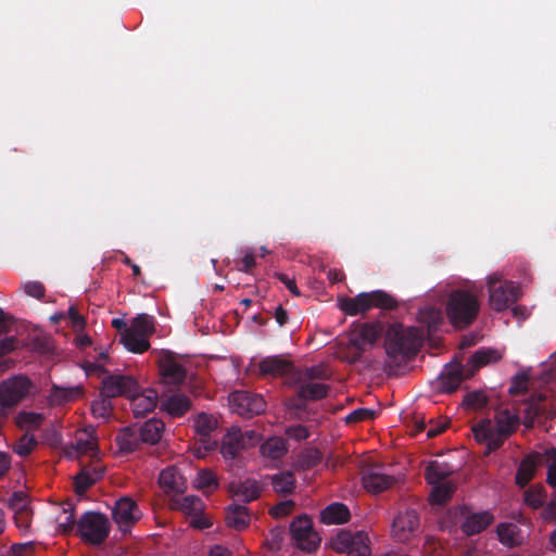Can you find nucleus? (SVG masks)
<instances>
[{"instance_id": "8", "label": "nucleus", "mask_w": 556, "mask_h": 556, "mask_svg": "<svg viewBox=\"0 0 556 556\" xmlns=\"http://www.w3.org/2000/svg\"><path fill=\"white\" fill-rule=\"evenodd\" d=\"M330 547L348 556H370V540L366 532L341 530L330 539Z\"/></svg>"}, {"instance_id": "37", "label": "nucleus", "mask_w": 556, "mask_h": 556, "mask_svg": "<svg viewBox=\"0 0 556 556\" xmlns=\"http://www.w3.org/2000/svg\"><path fill=\"white\" fill-rule=\"evenodd\" d=\"M58 514L55 515V530L60 533H67L75 525L74 510L71 504H63L55 508Z\"/></svg>"}, {"instance_id": "56", "label": "nucleus", "mask_w": 556, "mask_h": 556, "mask_svg": "<svg viewBox=\"0 0 556 556\" xmlns=\"http://www.w3.org/2000/svg\"><path fill=\"white\" fill-rule=\"evenodd\" d=\"M25 293L29 296L41 299L45 295V287L39 281H27L23 285Z\"/></svg>"}, {"instance_id": "20", "label": "nucleus", "mask_w": 556, "mask_h": 556, "mask_svg": "<svg viewBox=\"0 0 556 556\" xmlns=\"http://www.w3.org/2000/svg\"><path fill=\"white\" fill-rule=\"evenodd\" d=\"M466 376V367L463 368L459 363H452L444 368L437 380V389L443 393L455 391Z\"/></svg>"}, {"instance_id": "14", "label": "nucleus", "mask_w": 556, "mask_h": 556, "mask_svg": "<svg viewBox=\"0 0 556 556\" xmlns=\"http://www.w3.org/2000/svg\"><path fill=\"white\" fill-rule=\"evenodd\" d=\"M231 410L243 417H252L265 410L266 403L258 394L248 391L232 392L228 397Z\"/></svg>"}, {"instance_id": "53", "label": "nucleus", "mask_w": 556, "mask_h": 556, "mask_svg": "<svg viewBox=\"0 0 556 556\" xmlns=\"http://www.w3.org/2000/svg\"><path fill=\"white\" fill-rule=\"evenodd\" d=\"M546 458L551 462L547 471V482L551 486L556 488V450H548L546 452Z\"/></svg>"}, {"instance_id": "5", "label": "nucleus", "mask_w": 556, "mask_h": 556, "mask_svg": "<svg viewBox=\"0 0 556 556\" xmlns=\"http://www.w3.org/2000/svg\"><path fill=\"white\" fill-rule=\"evenodd\" d=\"M381 332L382 328L377 323L353 324L349 336L350 348L344 358L351 364L358 362L366 348L374 345Z\"/></svg>"}, {"instance_id": "57", "label": "nucleus", "mask_w": 556, "mask_h": 556, "mask_svg": "<svg viewBox=\"0 0 556 556\" xmlns=\"http://www.w3.org/2000/svg\"><path fill=\"white\" fill-rule=\"evenodd\" d=\"M294 503L292 501H283L277 504L275 507L270 509V514L275 518H281L289 515L293 509Z\"/></svg>"}, {"instance_id": "52", "label": "nucleus", "mask_w": 556, "mask_h": 556, "mask_svg": "<svg viewBox=\"0 0 556 556\" xmlns=\"http://www.w3.org/2000/svg\"><path fill=\"white\" fill-rule=\"evenodd\" d=\"M320 459H321L320 453L315 448H311V450L305 451L301 455L299 464L302 468H309V467L317 465L320 462Z\"/></svg>"}, {"instance_id": "34", "label": "nucleus", "mask_w": 556, "mask_h": 556, "mask_svg": "<svg viewBox=\"0 0 556 556\" xmlns=\"http://www.w3.org/2000/svg\"><path fill=\"white\" fill-rule=\"evenodd\" d=\"M103 470L100 467L94 468H84L76 477H75V491L77 494L81 495L86 492V490L96 483L102 477Z\"/></svg>"}, {"instance_id": "46", "label": "nucleus", "mask_w": 556, "mask_h": 556, "mask_svg": "<svg viewBox=\"0 0 556 556\" xmlns=\"http://www.w3.org/2000/svg\"><path fill=\"white\" fill-rule=\"evenodd\" d=\"M218 485L216 476L207 469L200 470L193 481V486L203 492H211Z\"/></svg>"}, {"instance_id": "26", "label": "nucleus", "mask_w": 556, "mask_h": 556, "mask_svg": "<svg viewBox=\"0 0 556 556\" xmlns=\"http://www.w3.org/2000/svg\"><path fill=\"white\" fill-rule=\"evenodd\" d=\"M364 488L370 493H380L394 483V478L381 472L379 469H369L364 472L363 478Z\"/></svg>"}, {"instance_id": "23", "label": "nucleus", "mask_w": 556, "mask_h": 556, "mask_svg": "<svg viewBox=\"0 0 556 556\" xmlns=\"http://www.w3.org/2000/svg\"><path fill=\"white\" fill-rule=\"evenodd\" d=\"M291 370L292 363L280 355L266 357L258 363V371L262 376L280 377Z\"/></svg>"}, {"instance_id": "60", "label": "nucleus", "mask_w": 556, "mask_h": 556, "mask_svg": "<svg viewBox=\"0 0 556 556\" xmlns=\"http://www.w3.org/2000/svg\"><path fill=\"white\" fill-rule=\"evenodd\" d=\"M276 277L286 286V288L295 296L301 293L295 285V280L289 277L287 274H276Z\"/></svg>"}, {"instance_id": "7", "label": "nucleus", "mask_w": 556, "mask_h": 556, "mask_svg": "<svg viewBox=\"0 0 556 556\" xmlns=\"http://www.w3.org/2000/svg\"><path fill=\"white\" fill-rule=\"evenodd\" d=\"M489 304L492 309L502 312L515 304L519 296L518 288L514 282L505 280L494 273L486 277Z\"/></svg>"}, {"instance_id": "49", "label": "nucleus", "mask_w": 556, "mask_h": 556, "mask_svg": "<svg viewBox=\"0 0 556 556\" xmlns=\"http://www.w3.org/2000/svg\"><path fill=\"white\" fill-rule=\"evenodd\" d=\"M36 444L35 437L26 433L14 445V452L22 457L27 456L35 448Z\"/></svg>"}, {"instance_id": "2", "label": "nucleus", "mask_w": 556, "mask_h": 556, "mask_svg": "<svg viewBox=\"0 0 556 556\" xmlns=\"http://www.w3.org/2000/svg\"><path fill=\"white\" fill-rule=\"evenodd\" d=\"M517 425L518 416L508 409H503L496 414V427L491 420L485 419L473 426L472 431L476 440L485 442L489 451H492L503 444L504 439L515 431Z\"/></svg>"}, {"instance_id": "59", "label": "nucleus", "mask_w": 556, "mask_h": 556, "mask_svg": "<svg viewBox=\"0 0 556 556\" xmlns=\"http://www.w3.org/2000/svg\"><path fill=\"white\" fill-rule=\"evenodd\" d=\"M286 433L289 438L298 440V441L305 440L308 437L307 429L301 425L289 427L286 430Z\"/></svg>"}, {"instance_id": "9", "label": "nucleus", "mask_w": 556, "mask_h": 556, "mask_svg": "<svg viewBox=\"0 0 556 556\" xmlns=\"http://www.w3.org/2000/svg\"><path fill=\"white\" fill-rule=\"evenodd\" d=\"M261 435L254 430L241 431L232 427L223 438L220 453L226 459H233L242 450L256 445Z\"/></svg>"}, {"instance_id": "27", "label": "nucleus", "mask_w": 556, "mask_h": 556, "mask_svg": "<svg viewBox=\"0 0 556 556\" xmlns=\"http://www.w3.org/2000/svg\"><path fill=\"white\" fill-rule=\"evenodd\" d=\"M161 408L170 417L177 418L190 410L191 401L187 395L176 393L165 397L161 402Z\"/></svg>"}, {"instance_id": "13", "label": "nucleus", "mask_w": 556, "mask_h": 556, "mask_svg": "<svg viewBox=\"0 0 556 556\" xmlns=\"http://www.w3.org/2000/svg\"><path fill=\"white\" fill-rule=\"evenodd\" d=\"M292 539L296 546L305 552L316 549L320 544V536L314 530L312 520L307 516H300L290 526Z\"/></svg>"}, {"instance_id": "39", "label": "nucleus", "mask_w": 556, "mask_h": 556, "mask_svg": "<svg viewBox=\"0 0 556 556\" xmlns=\"http://www.w3.org/2000/svg\"><path fill=\"white\" fill-rule=\"evenodd\" d=\"M261 454L270 459H280L287 453V444L282 438L273 437L261 445Z\"/></svg>"}, {"instance_id": "29", "label": "nucleus", "mask_w": 556, "mask_h": 556, "mask_svg": "<svg viewBox=\"0 0 556 556\" xmlns=\"http://www.w3.org/2000/svg\"><path fill=\"white\" fill-rule=\"evenodd\" d=\"M493 520L494 518L489 511L468 514L462 523V530L467 535H473L483 531Z\"/></svg>"}, {"instance_id": "21", "label": "nucleus", "mask_w": 556, "mask_h": 556, "mask_svg": "<svg viewBox=\"0 0 556 556\" xmlns=\"http://www.w3.org/2000/svg\"><path fill=\"white\" fill-rule=\"evenodd\" d=\"M159 484L166 494H180L187 490L186 479L175 467H167L161 471Z\"/></svg>"}, {"instance_id": "62", "label": "nucleus", "mask_w": 556, "mask_h": 556, "mask_svg": "<svg viewBox=\"0 0 556 556\" xmlns=\"http://www.w3.org/2000/svg\"><path fill=\"white\" fill-rule=\"evenodd\" d=\"M16 348V340L14 338H5L0 341V356L13 351Z\"/></svg>"}, {"instance_id": "16", "label": "nucleus", "mask_w": 556, "mask_h": 556, "mask_svg": "<svg viewBox=\"0 0 556 556\" xmlns=\"http://www.w3.org/2000/svg\"><path fill=\"white\" fill-rule=\"evenodd\" d=\"M112 516L119 529L125 531L141 519L142 513L132 498L122 497L116 501Z\"/></svg>"}, {"instance_id": "1", "label": "nucleus", "mask_w": 556, "mask_h": 556, "mask_svg": "<svg viewBox=\"0 0 556 556\" xmlns=\"http://www.w3.org/2000/svg\"><path fill=\"white\" fill-rule=\"evenodd\" d=\"M479 293L480 290L475 287L451 291L446 300L445 313L455 328L463 329L475 321L480 309Z\"/></svg>"}, {"instance_id": "4", "label": "nucleus", "mask_w": 556, "mask_h": 556, "mask_svg": "<svg viewBox=\"0 0 556 556\" xmlns=\"http://www.w3.org/2000/svg\"><path fill=\"white\" fill-rule=\"evenodd\" d=\"M338 307L349 316L364 315L371 308L390 309L395 305L394 299L382 290L362 292L350 298L338 296Z\"/></svg>"}, {"instance_id": "28", "label": "nucleus", "mask_w": 556, "mask_h": 556, "mask_svg": "<svg viewBox=\"0 0 556 556\" xmlns=\"http://www.w3.org/2000/svg\"><path fill=\"white\" fill-rule=\"evenodd\" d=\"M225 521L229 528L243 531L251 523V515L245 506L230 505L226 509Z\"/></svg>"}, {"instance_id": "30", "label": "nucleus", "mask_w": 556, "mask_h": 556, "mask_svg": "<svg viewBox=\"0 0 556 556\" xmlns=\"http://www.w3.org/2000/svg\"><path fill=\"white\" fill-rule=\"evenodd\" d=\"M496 533L500 542L507 547L518 546L522 544L525 540L520 529L516 525L509 522L498 525Z\"/></svg>"}, {"instance_id": "12", "label": "nucleus", "mask_w": 556, "mask_h": 556, "mask_svg": "<svg viewBox=\"0 0 556 556\" xmlns=\"http://www.w3.org/2000/svg\"><path fill=\"white\" fill-rule=\"evenodd\" d=\"M169 507L174 510H179L185 515L191 516V526L198 529H206L212 526L207 517L203 515L205 505L202 500L194 495L184 497H172Z\"/></svg>"}, {"instance_id": "61", "label": "nucleus", "mask_w": 556, "mask_h": 556, "mask_svg": "<svg viewBox=\"0 0 556 556\" xmlns=\"http://www.w3.org/2000/svg\"><path fill=\"white\" fill-rule=\"evenodd\" d=\"M542 518L548 522L556 521V503H549L546 505L542 511Z\"/></svg>"}, {"instance_id": "40", "label": "nucleus", "mask_w": 556, "mask_h": 556, "mask_svg": "<svg viewBox=\"0 0 556 556\" xmlns=\"http://www.w3.org/2000/svg\"><path fill=\"white\" fill-rule=\"evenodd\" d=\"M81 395L80 388H59L54 387L48 397L51 405H61L75 401Z\"/></svg>"}, {"instance_id": "11", "label": "nucleus", "mask_w": 556, "mask_h": 556, "mask_svg": "<svg viewBox=\"0 0 556 556\" xmlns=\"http://www.w3.org/2000/svg\"><path fill=\"white\" fill-rule=\"evenodd\" d=\"M34 386L24 376H15L0 383V406L11 408L33 392Z\"/></svg>"}, {"instance_id": "42", "label": "nucleus", "mask_w": 556, "mask_h": 556, "mask_svg": "<svg viewBox=\"0 0 556 556\" xmlns=\"http://www.w3.org/2000/svg\"><path fill=\"white\" fill-rule=\"evenodd\" d=\"M232 493L240 500L250 502L260 495V486L254 480H245L231 485Z\"/></svg>"}, {"instance_id": "54", "label": "nucleus", "mask_w": 556, "mask_h": 556, "mask_svg": "<svg viewBox=\"0 0 556 556\" xmlns=\"http://www.w3.org/2000/svg\"><path fill=\"white\" fill-rule=\"evenodd\" d=\"M256 265V258L251 250L243 251V256L237 263V269L240 271L249 273Z\"/></svg>"}, {"instance_id": "51", "label": "nucleus", "mask_w": 556, "mask_h": 556, "mask_svg": "<svg viewBox=\"0 0 556 556\" xmlns=\"http://www.w3.org/2000/svg\"><path fill=\"white\" fill-rule=\"evenodd\" d=\"M523 497L526 504L534 509L541 507L545 500L544 492L541 488H532L527 490L523 494Z\"/></svg>"}, {"instance_id": "55", "label": "nucleus", "mask_w": 556, "mask_h": 556, "mask_svg": "<svg viewBox=\"0 0 556 556\" xmlns=\"http://www.w3.org/2000/svg\"><path fill=\"white\" fill-rule=\"evenodd\" d=\"M68 319L71 321L72 328L80 332L85 328L86 321L85 318L79 314L75 306H71L67 312Z\"/></svg>"}, {"instance_id": "63", "label": "nucleus", "mask_w": 556, "mask_h": 556, "mask_svg": "<svg viewBox=\"0 0 556 556\" xmlns=\"http://www.w3.org/2000/svg\"><path fill=\"white\" fill-rule=\"evenodd\" d=\"M11 467V458L7 453L0 452V479L4 477Z\"/></svg>"}, {"instance_id": "18", "label": "nucleus", "mask_w": 556, "mask_h": 556, "mask_svg": "<svg viewBox=\"0 0 556 556\" xmlns=\"http://www.w3.org/2000/svg\"><path fill=\"white\" fill-rule=\"evenodd\" d=\"M138 390L137 382L127 376H110L103 380L102 392L106 397L125 395L129 397Z\"/></svg>"}, {"instance_id": "43", "label": "nucleus", "mask_w": 556, "mask_h": 556, "mask_svg": "<svg viewBox=\"0 0 556 556\" xmlns=\"http://www.w3.org/2000/svg\"><path fill=\"white\" fill-rule=\"evenodd\" d=\"M419 320L425 324L428 331L431 332L443 323V313L439 308L428 306L419 312Z\"/></svg>"}, {"instance_id": "17", "label": "nucleus", "mask_w": 556, "mask_h": 556, "mask_svg": "<svg viewBox=\"0 0 556 556\" xmlns=\"http://www.w3.org/2000/svg\"><path fill=\"white\" fill-rule=\"evenodd\" d=\"M419 528V517L413 509L400 513L392 523V534L399 542L410 540Z\"/></svg>"}, {"instance_id": "44", "label": "nucleus", "mask_w": 556, "mask_h": 556, "mask_svg": "<svg viewBox=\"0 0 556 556\" xmlns=\"http://www.w3.org/2000/svg\"><path fill=\"white\" fill-rule=\"evenodd\" d=\"M271 483L275 492L289 494L293 492L295 488V478L292 472L286 471L275 475L271 479Z\"/></svg>"}, {"instance_id": "15", "label": "nucleus", "mask_w": 556, "mask_h": 556, "mask_svg": "<svg viewBox=\"0 0 556 556\" xmlns=\"http://www.w3.org/2000/svg\"><path fill=\"white\" fill-rule=\"evenodd\" d=\"M70 458H79L88 455L94 457L98 455V441L94 435L93 427H86L76 432L75 443L66 445L63 450Z\"/></svg>"}, {"instance_id": "32", "label": "nucleus", "mask_w": 556, "mask_h": 556, "mask_svg": "<svg viewBox=\"0 0 556 556\" xmlns=\"http://www.w3.org/2000/svg\"><path fill=\"white\" fill-rule=\"evenodd\" d=\"M350 511L348 507L340 503H333L327 506L320 513V520L325 525H339L349 521Z\"/></svg>"}, {"instance_id": "41", "label": "nucleus", "mask_w": 556, "mask_h": 556, "mask_svg": "<svg viewBox=\"0 0 556 556\" xmlns=\"http://www.w3.org/2000/svg\"><path fill=\"white\" fill-rule=\"evenodd\" d=\"M456 489V483L453 480H446L442 483L432 485L430 493V502L432 504H444L447 502Z\"/></svg>"}, {"instance_id": "10", "label": "nucleus", "mask_w": 556, "mask_h": 556, "mask_svg": "<svg viewBox=\"0 0 556 556\" xmlns=\"http://www.w3.org/2000/svg\"><path fill=\"white\" fill-rule=\"evenodd\" d=\"M78 531L86 542L100 544L110 533V521L102 514L89 511L80 518Z\"/></svg>"}, {"instance_id": "36", "label": "nucleus", "mask_w": 556, "mask_h": 556, "mask_svg": "<svg viewBox=\"0 0 556 556\" xmlns=\"http://www.w3.org/2000/svg\"><path fill=\"white\" fill-rule=\"evenodd\" d=\"M165 425L162 420L152 418L146 421L140 428V439L149 444H156L164 432Z\"/></svg>"}, {"instance_id": "50", "label": "nucleus", "mask_w": 556, "mask_h": 556, "mask_svg": "<svg viewBox=\"0 0 556 556\" xmlns=\"http://www.w3.org/2000/svg\"><path fill=\"white\" fill-rule=\"evenodd\" d=\"M486 402V395L481 391L467 393L463 401L464 405L470 409H480L485 406Z\"/></svg>"}, {"instance_id": "3", "label": "nucleus", "mask_w": 556, "mask_h": 556, "mask_svg": "<svg viewBox=\"0 0 556 556\" xmlns=\"http://www.w3.org/2000/svg\"><path fill=\"white\" fill-rule=\"evenodd\" d=\"M424 332L416 327L392 325L387 332L386 350L389 357L405 358L421 345Z\"/></svg>"}, {"instance_id": "48", "label": "nucleus", "mask_w": 556, "mask_h": 556, "mask_svg": "<svg viewBox=\"0 0 556 556\" xmlns=\"http://www.w3.org/2000/svg\"><path fill=\"white\" fill-rule=\"evenodd\" d=\"M91 412L96 418L106 419L112 412V403L110 397H101L93 401L91 405Z\"/></svg>"}, {"instance_id": "47", "label": "nucleus", "mask_w": 556, "mask_h": 556, "mask_svg": "<svg viewBox=\"0 0 556 556\" xmlns=\"http://www.w3.org/2000/svg\"><path fill=\"white\" fill-rule=\"evenodd\" d=\"M42 415L33 412H21L16 416V425L26 430L37 429L42 422Z\"/></svg>"}, {"instance_id": "33", "label": "nucleus", "mask_w": 556, "mask_h": 556, "mask_svg": "<svg viewBox=\"0 0 556 556\" xmlns=\"http://www.w3.org/2000/svg\"><path fill=\"white\" fill-rule=\"evenodd\" d=\"M453 471L454 469L446 463L433 460L427 467L426 479L430 485H435L443 481L451 480L450 476Z\"/></svg>"}, {"instance_id": "22", "label": "nucleus", "mask_w": 556, "mask_h": 556, "mask_svg": "<svg viewBox=\"0 0 556 556\" xmlns=\"http://www.w3.org/2000/svg\"><path fill=\"white\" fill-rule=\"evenodd\" d=\"M217 428V419L213 415L201 413L194 418L195 432L201 437L200 441L205 451L215 448L216 442L210 440V434Z\"/></svg>"}, {"instance_id": "31", "label": "nucleus", "mask_w": 556, "mask_h": 556, "mask_svg": "<svg viewBox=\"0 0 556 556\" xmlns=\"http://www.w3.org/2000/svg\"><path fill=\"white\" fill-rule=\"evenodd\" d=\"M502 355L496 350H479L477 351L466 366V376L471 377L476 370L490 363L498 361Z\"/></svg>"}, {"instance_id": "19", "label": "nucleus", "mask_w": 556, "mask_h": 556, "mask_svg": "<svg viewBox=\"0 0 556 556\" xmlns=\"http://www.w3.org/2000/svg\"><path fill=\"white\" fill-rule=\"evenodd\" d=\"M320 370L316 368L307 369L304 372L299 387V396L305 400H319L327 395L328 387L324 382L315 381L314 378Z\"/></svg>"}, {"instance_id": "45", "label": "nucleus", "mask_w": 556, "mask_h": 556, "mask_svg": "<svg viewBox=\"0 0 556 556\" xmlns=\"http://www.w3.org/2000/svg\"><path fill=\"white\" fill-rule=\"evenodd\" d=\"M116 444L119 453H130L138 446V437L132 430L124 429L116 435Z\"/></svg>"}, {"instance_id": "24", "label": "nucleus", "mask_w": 556, "mask_h": 556, "mask_svg": "<svg viewBox=\"0 0 556 556\" xmlns=\"http://www.w3.org/2000/svg\"><path fill=\"white\" fill-rule=\"evenodd\" d=\"M132 412L136 416H143L154 409L157 403V393L152 389L141 392L135 391L129 396Z\"/></svg>"}, {"instance_id": "35", "label": "nucleus", "mask_w": 556, "mask_h": 556, "mask_svg": "<svg viewBox=\"0 0 556 556\" xmlns=\"http://www.w3.org/2000/svg\"><path fill=\"white\" fill-rule=\"evenodd\" d=\"M538 465V455H529L523 458L516 473V483L521 488L527 485L534 477Z\"/></svg>"}, {"instance_id": "64", "label": "nucleus", "mask_w": 556, "mask_h": 556, "mask_svg": "<svg viewBox=\"0 0 556 556\" xmlns=\"http://www.w3.org/2000/svg\"><path fill=\"white\" fill-rule=\"evenodd\" d=\"M210 556H230V552L220 545H216L210 551Z\"/></svg>"}, {"instance_id": "38", "label": "nucleus", "mask_w": 556, "mask_h": 556, "mask_svg": "<svg viewBox=\"0 0 556 556\" xmlns=\"http://www.w3.org/2000/svg\"><path fill=\"white\" fill-rule=\"evenodd\" d=\"M15 502L17 507L14 516L15 523L22 531H27L31 521L30 509L27 507L26 501L22 494H14L12 498V505H15Z\"/></svg>"}, {"instance_id": "6", "label": "nucleus", "mask_w": 556, "mask_h": 556, "mask_svg": "<svg viewBox=\"0 0 556 556\" xmlns=\"http://www.w3.org/2000/svg\"><path fill=\"white\" fill-rule=\"evenodd\" d=\"M153 332V318L147 314L138 315L122 332V343L130 352L143 353L150 348L149 338Z\"/></svg>"}, {"instance_id": "58", "label": "nucleus", "mask_w": 556, "mask_h": 556, "mask_svg": "<svg viewBox=\"0 0 556 556\" xmlns=\"http://www.w3.org/2000/svg\"><path fill=\"white\" fill-rule=\"evenodd\" d=\"M374 410L367 409V408H358L352 412L348 417L346 420L349 422H355L361 420H367L374 418Z\"/></svg>"}, {"instance_id": "25", "label": "nucleus", "mask_w": 556, "mask_h": 556, "mask_svg": "<svg viewBox=\"0 0 556 556\" xmlns=\"http://www.w3.org/2000/svg\"><path fill=\"white\" fill-rule=\"evenodd\" d=\"M160 372L166 383L179 384L186 377L185 368L168 354L160 359Z\"/></svg>"}]
</instances>
